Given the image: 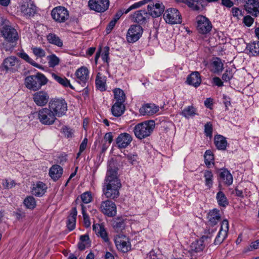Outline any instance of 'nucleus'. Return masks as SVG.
Listing matches in <instances>:
<instances>
[{
  "instance_id": "1",
  "label": "nucleus",
  "mask_w": 259,
  "mask_h": 259,
  "mask_svg": "<svg viewBox=\"0 0 259 259\" xmlns=\"http://www.w3.org/2000/svg\"><path fill=\"white\" fill-rule=\"evenodd\" d=\"M117 171L118 168L114 165V163H110L102 188L103 195L109 199L115 200L120 195L119 189L121 184Z\"/></svg>"
},
{
  "instance_id": "2",
  "label": "nucleus",
  "mask_w": 259,
  "mask_h": 259,
  "mask_svg": "<svg viewBox=\"0 0 259 259\" xmlns=\"http://www.w3.org/2000/svg\"><path fill=\"white\" fill-rule=\"evenodd\" d=\"M155 126L153 120H148L136 125L133 129L135 137L142 140L149 137L152 133Z\"/></svg>"
},
{
  "instance_id": "3",
  "label": "nucleus",
  "mask_w": 259,
  "mask_h": 259,
  "mask_svg": "<svg viewBox=\"0 0 259 259\" xmlns=\"http://www.w3.org/2000/svg\"><path fill=\"white\" fill-rule=\"evenodd\" d=\"M47 78L40 73L27 76L24 81L26 87L33 91L39 90L42 85L47 84Z\"/></svg>"
},
{
  "instance_id": "4",
  "label": "nucleus",
  "mask_w": 259,
  "mask_h": 259,
  "mask_svg": "<svg viewBox=\"0 0 259 259\" xmlns=\"http://www.w3.org/2000/svg\"><path fill=\"white\" fill-rule=\"evenodd\" d=\"M0 21L3 25L0 31L5 40L10 42L16 41L19 38L16 29L9 24V22L7 19L1 17Z\"/></svg>"
},
{
  "instance_id": "5",
  "label": "nucleus",
  "mask_w": 259,
  "mask_h": 259,
  "mask_svg": "<svg viewBox=\"0 0 259 259\" xmlns=\"http://www.w3.org/2000/svg\"><path fill=\"white\" fill-rule=\"evenodd\" d=\"M216 229L209 228L205 231V234L199 240L194 241L191 244L189 252L193 256L195 253L200 252L203 250L206 244L205 241L208 242V239H211L212 234Z\"/></svg>"
},
{
  "instance_id": "6",
  "label": "nucleus",
  "mask_w": 259,
  "mask_h": 259,
  "mask_svg": "<svg viewBox=\"0 0 259 259\" xmlns=\"http://www.w3.org/2000/svg\"><path fill=\"white\" fill-rule=\"evenodd\" d=\"M49 107L54 112L55 116L59 117L64 115L67 110V103L62 99L51 100L49 102Z\"/></svg>"
},
{
  "instance_id": "7",
  "label": "nucleus",
  "mask_w": 259,
  "mask_h": 259,
  "mask_svg": "<svg viewBox=\"0 0 259 259\" xmlns=\"http://www.w3.org/2000/svg\"><path fill=\"white\" fill-rule=\"evenodd\" d=\"M40 122L44 125L53 124L56 120L54 112L48 107L41 109L38 113Z\"/></svg>"
},
{
  "instance_id": "8",
  "label": "nucleus",
  "mask_w": 259,
  "mask_h": 259,
  "mask_svg": "<svg viewBox=\"0 0 259 259\" xmlns=\"http://www.w3.org/2000/svg\"><path fill=\"white\" fill-rule=\"evenodd\" d=\"M197 30L202 34H207L211 30L212 26L210 21L205 16L198 15L196 18Z\"/></svg>"
},
{
  "instance_id": "9",
  "label": "nucleus",
  "mask_w": 259,
  "mask_h": 259,
  "mask_svg": "<svg viewBox=\"0 0 259 259\" xmlns=\"http://www.w3.org/2000/svg\"><path fill=\"white\" fill-rule=\"evenodd\" d=\"M147 6V13L149 16L153 18L158 17L163 13L164 6L162 3L157 0H151Z\"/></svg>"
},
{
  "instance_id": "10",
  "label": "nucleus",
  "mask_w": 259,
  "mask_h": 259,
  "mask_svg": "<svg viewBox=\"0 0 259 259\" xmlns=\"http://www.w3.org/2000/svg\"><path fill=\"white\" fill-rule=\"evenodd\" d=\"M51 16L56 22L62 23L68 19L69 12L65 7L59 6L52 10Z\"/></svg>"
},
{
  "instance_id": "11",
  "label": "nucleus",
  "mask_w": 259,
  "mask_h": 259,
  "mask_svg": "<svg viewBox=\"0 0 259 259\" xmlns=\"http://www.w3.org/2000/svg\"><path fill=\"white\" fill-rule=\"evenodd\" d=\"M110 200L108 199L102 201L99 208L103 214L109 217H113L116 214V206Z\"/></svg>"
},
{
  "instance_id": "12",
  "label": "nucleus",
  "mask_w": 259,
  "mask_h": 259,
  "mask_svg": "<svg viewBox=\"0 0 259 259\" xmlns=\"http://www.w3.org/2000/svg\"><path fill=\"white\" fill-rule=\"evenodd\" d=\"M142 33L143 29L140 25H131L126 35L127 41L130 43H134L137 41L142 36Z\"/></svg>"
},
{
  "instance_id": "13",
  "label": "nucleus",
  "mask_w": 259,
  "mask_h": 259,
  "mask_svg": "<svg viewBox=\"0 0 259 259\" xmlns=\"http://www.w3.org/2000/svg\"><path fill=\"white\" fill-rule=\"evenodd\" d=\"M164 17L166 22L169 24H179L182 22L179 12L175 8L167 9L164 14Z\"/></svg>"
},
{
  "instance_id": "14",
  "label": "nucleus",
  "mask_w": 259,
  "mask_h": 259,
  "mask_svg": "<svg viewBox=\"0 0 259 259\" xmlns=\"http://www.w3.org/2000/svg\"><path fill=\"white\" fill-rule=\"evenodd\" d=\"M88 5L90 9L98 13H103L108 9L109 0H90Z\"/></svg>"
},
{
  "instance_id": "15",
  "label": "nucleus",
  "mask_w": 259,
  "mask_h": 259,
  "mask_svg": "<svg viewBox=\"0 0 259 259\" xmlns=\"http://www.w3.org/2000/svg\"><path fill=\"white\" fill-rule=\"evenodd\" d=\"M21 12L26 17L34 16L36 12V7L31 0H23L20 5Z\"/></svg>"
},
{
  "instance_id": "16",
  "label": "nucleus",
  "mask_w": 259,
  "mask_h": 259,
  "mask_svg": "<svg viewBox=\"0 0 259 259\" xmlns=\"http://www.w3.org/2000/svg\"><path fill=\"white\" fill-rule=\"evenodd\" d=\"M229 230V223L227 220H224L222 223L220 230L214 241L215 245L221 244L226 238Z\"/></svg>"
},
{
  "instance_id": "17",
  "label": "nucleus",
  "mask_w": 259,
  "mask_h": 259,
  "mask_svg": "<svg viewBox=\"0 0 259 259\" xmlns=\"http://www.w3.org/2000/svg\"><path fill=\"white\" fill-rule=\"evenodd\" d=\"M3 65L7 71L14 72L19 67V60L16 57L11 56L4 60Z\"/></svg>"
},
{
  "instance_id": "18",
  "label": "nucleus",
  "mask_w": 259,
  "mask_h": 259,
  "mask_svg": "<svg viewBox=\"0 0 259 259\" xmlns=\"http://www.w3.org/2000/svg\"><path fill=\"white\" fill-rule=\"evenodd\" d=\"M76 81L83 87L85 86L89 80V71L85 67L78 68L75 72Z\"/></svg>"
},
{
  "instance_id": "19",
  "label": "nucleus",
  "mask_w": 259,
  "mask_h": 259,
  "mask_svg": "<svg viewBox=\"0 0 259 259\" xmlns=\"http://www.w3.org/2000/svg\"><path fill=\"white\" fill-rule=\"evenodd\" d=\"M34 103L38 106H45L49 100V95L45 91H40L35 93L33 95Z\"/></svg>"
},
{
  "instance_id": "20",
  "label": "nucleus",
  "mask_w": 259,
  "mask_h": 259,
  "mask_svg": "<svg viewBox=\"0 0 259 259\" xmlns=\"http://www.w3.org/2000/svg\"><path fill=\"white\" fill-rule=\"evenodd\" d=\"M132 140L133 137L130 134L123 133L119 134L115 141L117 147L119 149H122L128 146Z\"/></svg>"
},
{
  "instance_id": "21",
  "label": "nucleus",
  "mask_w": 259,
  "mask_h": 259,
  "mask_svg": "<svg viewBox=\"0 0 259 259\" xmlns=\"http://www.w3.org/2000/svg\"><path fill=\"white\" fill-rule=\"evenodd\" d=\"M133 21L142 24L145 23L149 19V14L145 10H138L131 15Z\"/></svg>"
},
{
  "instance_id": "22",
  "label": "nucleus",
  "mask_w": 259,
  "mask_h": 259,
  "mask_svg": "<svg viewBox=\"0 0 259 259\" xmlns=\"http://www.w3.org/2000/svg\"><path fill=\"white\" fill-rule=\"evenodd\" d=\"M244 7L250 14L256 16L259 13V0H248Z\"/></svg>"
},
{
  "instance_id": "23",
  "label": "nucleus",
  "mask_w": 259,
  "mask_h": 259,
  "mask_svg": "<svg viewBox=\"0 0 259 259\" xmlns=\"http://www.w3.org/2000/svg\"><path fill=\"white\" fill-rule=\"evenodd\" d=\"M207 225L209 226H214L221 220L220 211L217 209L210 210L207 214Z\"/></svg>"
},
{
  "instance_id": "24",
  "label": "nucleus",
  "mask_w": 259,
  "mask_h": 259,
  "mask_svg": "<svg viewBox=\"0 0 259 259\" xmlns=\"http://www.w3.org/2000/svg\"><path fill=\"white\" fill-rule=\"evenodd\" d=\"M158 111V107L153 104H146L142 106L139 112L142 115H152Z\"/></svg>"
},
{
  "instance_id": "25",
  "label": "nucleus",
  "mask_w": 259,
  "mask_h": 259,
  "mask_svg": "<svg viewBox=\"0 0 259 259\" xmlns=\"http://www.w3.org/2000/svg\"><path fill=\"white\" fill-rule=\"evenodd\" d=\"M187 82L195 88L200 85L201 82V78L200 73L198 71H194L191 73L187 77Z\"/></svg>"
},
{
  "instance_id": "26",
  "label": "nucleus",
  "mask_w": 259,
  "mask_h": 259,
  "mask_svg": "<svg viewBox=\"0 0 259 259\" xmlns=\"http://www.w3.org/2000/svg\"><path fill=\"white\" fill-rule=\"evenodd\" d=\"M47 186L45 184L41 182H38L33 185L32 188V193L36 196L41 197L46 192Z\"/></svg>"
},
{
  "instance_id": "27",
  "label": "nucleus",
  "mask_w": 259,
  "mask_h": 259,
  "mask_svg": "<svg viewBox=\"0 0 259 259\" xmlns=\"http://www.w3.org/2000/svg\"><path fill=\"white\" fill-rule=\"evenodd\" d=\"M178 2L184 3L194 11H199L202 7V0H176Z\"/></svg>"
},
{
  "instance_id": "28",
  "label": "nucleus",
  "mask_w": 259,
  "mask_h": 259,
  "mask_svg": "<svg viewBox=\"0 0 259 259\" xmlns=\"http://www.w3.org/2000/svg\"><path fill=\"white\" fill-rule=\"evenodd\" d=\"M63 168L59 165H53L50 169L49 175L54 181L57 180L62 175Z\"/></svg>"
},
{
  "instance_id": "29",
  "label": "nucleus",
  "mask_w": 259,
  "mask_h": 259,
  "mask_svg": "<svg viewBox=\"0 0 259 259\" xmlns=\"http://www.w3.org/2000/svg\"><path fill=\"white\" fill-rule=\"evenodd\" d=\"M77 213L76 208L74 207L68 217L67 227L69 231H72L75 228Z\"/></svg>"
},
{
  "instance_id": "30",
  "label": "nucleus",
  "mask_w": 259,
  "mask_h": 259,
  "mask_svg": "<svg viewBox=\"0 0 259 259\" xmlns=\"http://www.w3.org/2000/svg\"><path fill=\"white\" fill-rule=\"evenodd\" d=\"M93 227L94 231L98 235L100 236L105 242L109 241L107 233L103 225L97 224H94Z\"/></svg>"
},
{
  "instance_id": "31",
  "label": "nucleus",
  "mask_w": 259,
  "mask_h": 259,
  "mask_svg": "<svg viewBox=\"0 0 259 259\" xmlns=\"http://www.w3.org/2000/svg\"><path fill=\"white\" fill-rule=\"evenodd\" d=\"M106 77L101 73L97 74L96 78V85L97 88L103 92L106 90Z\"/></svg>"
},
{
  "instance_id": "32",
  "label": "nucleus",
  "mask_w": 259,
  "mask_h": 259,
  "mask_svg": "<svg viewBox=\"0 0 259 259\" xmlns=\"http://www.w3.org/2000/svg\"><path fill=\"white\" fill-rule=\"evenodd\" d=\"M219 176L225 184L229 186L232 184L233 177L227 169H222V171L220 173Z\"/></svg>"
},
{
  "instance_id": "33",
  "label": "nucleus",
  "mask_w": 259,
  "mask_h": 259,
  "mask_svg": "<svg viewBox=\"0 0 259 259\" xmlns=\"http://www.w3.org/2000/svg\"><path fill=\"white\" fill-rule=\"evenodd\" d=\"M214 144L217 148L219 150H225L227 147V142L226 138L221 136L217 135L214 137Z\"/></svg>"
},
{
  "instance_id": "34",
  "label": "nucleus",
  "mask_w": 259,
  "mask_h": 259,
  "mask_svg": "<svg viewBox=\"0 0 259 259\" xmlns=\"http://www.w3.org/2000/svg\"><path fill=\"white\" fill-rule=\"evenodd\" d=\"M197 114L196 109L193 106H189L184 108L181 112V115L186 118L193 117Z\"/></svg>"
},
{
  "instance_id": "35",
  "label": "nucleus",
  "mask_w": 259,
  "mask_h": 259,
  "mask_svg": "<svg viewBox=\"0 0 259 259\" xmlns=\"http://www.w3.org/2000/svg\"><path fill=\"white\" fill-rule=\"evenodd\" d=\"M124 109L123 104L115 103L111 108L112 113L114 116L119 117L124 113Z\"/></svg>"
},
{
  "instance_id": "36",
  "label": "nucleus",
  "mask_w": 259,
  "mask_h": 259,
  "mask_svg": "<svg viewBox=\"0 0 259 259\" xmlns=\"http://www.w3.org/2000/svg\"><path fill=\"white\" fill-rule=\"evenodd\" d=\"M49 43L57 46L58 47L63 46V42L61 39L55 34L50 33L47 36Z\"/></svg>"
},
{
  "instance_id": "37",
  "label": "nucleus",
  "mask_w": 259,
  "mask_h": 259,
  "mask_svg": "<svg viewBox=\"0 0 259 259\" xmlns=\"http://www.w3.org/2000/svg\"><path fill=\"white\" fill-rule=\"evenodd\" d=\"M114 94L116 101L115 103L123 104L125 100V95L123 91L120 89H115L114 90Z\"/></svg>"
},
{
  "instance_id": "38",
  "label": "nucleus",
  "mask_w": 259,
  "mask_h": 259,
  "mask_svg": "<svg viewBox=\"0 0 259 259\" xmlns=\"http://www.w3.org/2000/svg\"><path fill=\"white\" fill-rule=\"evenodd\" d=\"M246 49L253 56L259 55V41H253L248 44Z\"/></svg>"
},
{
  "instance_id": "39",
  "label": "nucleus",
  "mask_w": 259,
  "mask_h": 259,
  "mask_svg": "<svg viewBox=\"0 0 259 259\" xmlns=\"http://www.w3.org/2000/svg\"><path fill=\"white\" fill-rule=\"evenodd\" d=\"M212 71L214 73H219L223 69V64L219 58H216L213 61L212 64Z\"/></svg>"
},
{
  "instance_id": "40",
  "label": "nucleus",
  "mask_w": 259,
  "mask_h": 259,
  "mask_svg": "<svg viewBox=\"0 0 259 259\" xmlns=\"http://www.w3.org/2000/svg\"><path fill=\"white\" fill-rule=\"evenodd\" d=\"M52 77L54 79H55L58 83L62 85L65 87H69L70 88L72 89V87L69 81L65 77H60L54 73L52 74Z\"/></svg>"
},
{
  "instance_id": "41",
  "label": "nucleus",
  "mask_w": 259,
  "mask_h": 259,
  "mask_svg": "<svg viewBox=\"0 0 259 259\" xmlns=\"http://www.w3.org/2000/svg\"><path fill=\"white\" fill-rule=\"evenodd\" d=\"M205 178V184L209 189L210 188L213 184V174L210 170H205L204 173Z\"/></svg>"
},
{
  "instance_id": "42",
  "label": "nucleus",
  "mask_w": 259,
  "mask_h": 259,
  "mask_svg": "<svg viewBox=\"0 0 259 259\" xmlns=\"http://www.w3.org/2000/svg\"><path fill=\"white\" fill-rule=\"evenodd\" d=\"M218 204L220 206H226L228 205L227 199L223 192L219 191L216 196Z\"/></svg>"
},
{
  "instance_id": "43",
  "label": "nucleus",
  "mask_w": 259,
  "mask_h": 259,
  "mask_svg": "<svg viewBox=\"0 0 259 259\" xmlns=\"http://www.w3.org/2000/svg\"><path fill=\"white\" fill-rule=\"evenodd\" d=\"M24 204L27 208L33 209L36 206V201L32 196H28L24 200Z\"/></svg>"
},
{
  "instance_id": "44",
  "label": "nucleus",
  "mask_w": 259,
  "mask_h": 259,
  "mask_svg": "<svg viewBox=\"0 0 259 259\" xmlns=\"http://www.w3.org/2000/svg\"><path fill=\"white\" fill-rule=\"evenodd\" d=\"M151 0H143L137 3H135V4L131 5L128 9L125 10L124 13L127 14L131 11L140 8L143 5L149 3V2Z\"/></svg>"
},
{
  "instance_id": "45",
  "label": "nucleus",
  "mask_w": 259,
  "mask_h": 259,
  "mask_svg": "<svg viewBox=\"0 0 259 259\" xmlns=\"http://www.w3.org/2000/svg\"><path fill=\"white\" fill-rule=\"evenodd\" d=\"M18 55L22 59L26 61L28 63L30 64L33 66L38 67V64H37L33 60H32L29 56L25 52H21L18 54Z\"/></svg>"
},
{
  "instance_id": "46",
  "label": "nucleus",
  "mask_w": 259,
  "mask_h": 259,
  "mask_svg": "<svg viewBox=\"0 0 259 259\" xmlns=\"http://www.w3.org/2000/svg\"><path fill=\"white\" fill-rule=\"evenodd\" d=\"M49 66L54 67L59 63L60 59L55 55L52 54L47 57Z\"/></svg>"
},
{
  "instance_id": "47",
  "label": "nucleus",
  "mask_w": 259,
  "mask_h": 259,
  "mask_svg": "<svg viewBox=\"0 0 259 259\" xmlns=\"http://www.w3.org/2000/svg\"><path fill=\"white\" fill-rule=\"evenodd\" d=\"M115 243L118 249H120L123 252L128 251L130 248L127 243L125 241H116Z\"/></svg>"
},
{
  "instance_id": "48",
  "label": "nucleus",
  "mask_w": 259,
  "mask_h": 259,
  "mask_svg": "<svg viewBox=\"0 0 259 259\" xmlns=\"http://www.w3.org/2000/svg\"><path fill=\"white\" fill-rule=\"evenodd\" d=\"M81 212L83 218V224L86 228H88L91 226V222L89 216L85 211V207L83 205H81Z\"/></svg>"
},
{
  "instance_id": "49",
  "label": "nucleus",
  "mask_w": 259,
  "mask_h": 259,
  "mask_svg": "<svg viewBox=\"0 0 259 259\" xmlns=\"http://www.w3.org/2000/svg\"><path fill=\"white\" fill-rule=\"evenodd\" d=\"M204 157L206 165L207 166L210 165L211 162L214 159L212 152L210 150H206L205 152Z\"/></svg>"
},
{
  "instance_id": "50",
  "label": "nucleus",
  "mask_w": 259,
  "mask_h": 259,
  "mask_svg": "<svg viewBox=\"0 0 259 259\" xmlns=\"http://www.w3.org/2000/svg\"><path fill=\"white\" fill-rule=\"evenodd\" d=\"M33 54L39 58H42L46 56L45 50L40 47H32L31 48Z\"/></svg>"
},
{
  "instance_id": "51",
  "label": "nucleus",
  "mask_w": 259,
  "mask_h": 259,
  "mask_svg": "<svg viewBox=\"0 0 259 259\" xmlns=\"http://www.w3.org/2000/svg\"><path fill=\"white\" fill-rule=\"evenodd\" d=\"M80 198L84 203H89L92 200V194L90 192H85L80 195Z\"/></svg>"
},
{
  "instance_id": "52",
  "label": "nucleus",
  "mask_w": 259,
  "mask_h": 259,
  "mask_svg": "<svg viewBox=\"0 0 259 259\" xmlns=\"http://www.w3.org/2000/svg\"><path fill=\"white\" fill-rule=\"evenodd\" d=\"M109 48L108 47H105L104 48L103 52L102 54V60L104 62L108 64L109 63Z\"/></svg>"
},
{
  "instance_id": "53",
  "label": "nucleus",
  "mask_w": 259,
  "mask_h": 259,
  "mask_svg": "<svg viewBox=\"0 0 259 259\" xmlns=\"http://www.w3.org/2000/svg\"><path fill=\"white\" fill-rule=\"evenodd\" d=\"M128 162L132 164H136L137 162L138 155L134 153H129L126 156Z\"/></svg>"
},
{
  "instance_id": "54",
  "label": "nucleus",
  "mask_w": 259,
  "mask_h": 259,
  "mask_svg": "<svg viewBox=\"0 0 259 259\" xmlns=\"http://www.w3.org/2000/svg\"><path fill=\"white\" fill-rule=\"evenodd\" d=\"M204 132L207 137H211L212 132V126L210 122H207L204 126Z\"/></svg>"
},
{
  "instance_id": "55",
  "label": "nucleus",
  "mask_w": 259,
  "mask_h": 259,
  "mask_svg": "<svg viewBox=\"0 0 259 259\" xmlns=\"http://www.w3.org/2000/svg\"><path fill=\"white\" fill-rule=\"evenodd\" d=\"M233 77V73L230 70H226L222 75V79L225 81L230 80Z\"/></svg>"
},
{
  "instance_id": "56",
  "label": "nucleus",
  "mask_w": 259,
  "mask_h": 259,
  "mask_svg": "<svg viewBox=\"0 0 259 259\" xmlns=\"http://www.w3.org/2000/svg\"><path fill=\"white\" fill-rule=\"evenodd\" d=\"M114 228L117 230H121L124 227V224L121 221L114 222L113 223Z\"/></svg>"
},
{
  "instance_id": "57",
  "label": "nucleus",
  "mask_w": 259,
  "mask_h": 259,
  "mask_svg": "<svg viewBox=\"0 0 259 259\" xmlns=\"http://www.w3.org/2000/svg\"><path fill=\"white\" fill-rule=\"evenodd\" d=\"M243 22L246 26L249 27L253 23V19L250 16H246L244 17Z\"/></svg>"
},
{
  "instance_id": "58",
  "label": "nucleus",
  "mask_w": 259,
  "mask_h": 259,
  "mask_svg": "<svg viewBox=\"0 0 259 259\" xmlns=\"http://www.w3.org/2000/svg\"><path fill=\"white\" fill-rule=\"evenodd\" d=\"M116 22L113 20V19L109 22L107 27H106V32L107 34L110 33L114 27Z\"/></svg>"
},
{
  "instance_id": "59",
  "label": "nucleus",
  "mask_w": 259,
  "mask_h": 259,
  "mask_svg": "<svg viewBox=\"0 0 259 259\" xmlns=\"http://www.w3.org/2000/svg\"><path fill=\"white\" fill-rule=\"evenodd\" d=\"M63 133L68 138L71 137L73 134V132L72 130L70 128L65 126L62 128Z\"/></svg>"
},
{
  "instance_id": "60",
  "label": "nucleus",
  "mask_w": 259,
  "mask_h": 259,
  "mask_svg": "<svg viewBox=\"0 0 259 259\" xmlns=\"http://www.w3.org/2000/svg\"><path fill=\"white\" fill-rule=\"evenodd\" d=\"M113 136L112 133L109 132L105 134L104 139L106 141H108L109 144H111L113 141Z\"/></svg>"
},
{
  "instance_id": "61",
  "label": "nucleus",
  "mask_w": 259,
  "mask_h": 259,
  "mask_svg": "<svg viewBox=\"0 0 259 259\" xmlns=\"http://www.w3.org/2000/svg\"><path fill=\"white\" fill-rule=\"evenodd\" d=\"M124 11H125L124 10H119L115 15L113 20L117 22V21L120 19V18L123 15V14L124 13Z\"/></svg>"
},
{
  "instance_id": "62",
  "label": "nucleus",
  "mask_w": 259,
  "mask_h": 259,
  "mask_svg": "<svg viewBox=\"0 0 259 259\" xmlns=\"http://www.w3.org/2000/svg\"><path fill=\"white\" fill-rule=\"evenodd\" d=\"M221 4L227 8H231L233 6V3L231 0H221Z\"/></svg>"
},
{
  "instance_id": "63",
  "label": "nucleus",
  "mask_w": 259,
  "mask_h": 259,
  "mask_svg": "<svg viewBox=\"0 0 259 259\" xmlns=\"http://www.w3.org/2000/svg\"><path fill=\"white\" fill-rule=\"evenodd\" d=\"M89 237L88 235H81L80 237V242L84 243L88 245L90 244Z\"/></svg>"
},
{
  "instance_id": "64",
  "label": "nucleus",
  "mask_w": 259,
  "mask_h": 259,
  "mask_svg": "<svg viewBox=\"0 0 259 259\" xmlns=\"http://www.w3.org/2000/svg\"><path fill=\"white\" fill-rule=\"evenodd\" d=\"M213 83L218 87H222L223 85V82L221 79L218 77H214L213 78Z\"/></svg>"
}]
</instances>
